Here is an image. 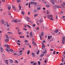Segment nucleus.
I'll use <instances>...</instances> for the list:
<instances>
[{
  "label": "nucleus",
  "instance_id": "1",
  "mask_svg": "<svg viewBox=\"0 0 65 65\" xmlns=\"http://www.w3.org/2000/svg\"><path fill=\"white\" fill-rule=\"evenodd\" d=\"M30 3L31 4H34V5H36L37 4L36 2L34 3L33 2H30V3H29V7L30 8Z\"/></svg>",
  "mask_w": 65,
  "mask_h": 65
},
{
  "label": "nucleus",
  "instance_id": "2",
  "mask_svg": "<svg viewBox=\"0 0 65 65\" xmlns=\"http://www.w3.org/2000/svg\"><path fill=\"white\" fill-rule=\"evenodd\" d=\"M41 35H40V40H41L42 39V36H43V35H44V32H42L41 33Z\"/></svg>",
  "mask_w": 65,
  "mask_h": 65
},
{
  "label": "nucleus",
  "instance_id": "3",
  "mask_svg": "<svg viewBox=\"0 0 65 65\" xmlns=\"http://www.w3.org/2000/svg\"><path fill=\"white\" fill-rule=\"evenodd\" d=\"M0 48H1V52H3V47H0Z\"/></svg>",
  "mask_w": 65,
  "mask_h": 65
},
{
  "label": "nucleus",
  "instance_id": "4",
  "mask_svg": "<svg viewBox=\"0 0 65 65\" xmlns=\"http://www.w3.org/2000/svg\"><path fill=\"white\" fill-rule=\"evenodd\" d=\"M43 19H41V20H39V22L40 23H43Z\"/></svg>",
  "mask_w": 65,
  "mask_h": 65
},
{
  "label": "nucleus",
  "instance_id": "5",
  "mask_svg": "<svg viewBox=\"0 0 65 65\" xmlns=\"http://www.w3.org/2000/svg\"><path fill=\"white\" fill-rule=\"evenodd\" d=\"M30 37H33V35H32V33L30 32L29 33Z\"/></svg>",
  "mask_w": 65,
  "mask_h": 65
},
{
  "label": "nucleus",
  "instance_id": "6",
  "mask_svg": "<svg viewBox=\"0 0 65 65\" xmlns=\"http://www.w3.org/2000/svg\"><path fill=\"white\" fill-rule=\"evenodd\" d=\"M46 52L47 51H46V50H45L44 51L42 52V53L44 54H45L46 53Z\"/></svg>",
  "mask_w": 65,
  "mask_h": 65
},
{
  "label": "nucleus",
  "instance_id": "7",
  "mask_svg": "<svg viewBox=\"0 0 65 65\" xmlns=\"http://www.w3.org/2000/svg\"><path fill=\"white\" fill-rule=\"evenodd\" d=\"M51 3H52L53 4H55V2L53 1V0H51Z\"/></svg>",
  "mask_w": 65,
  "mask_h": 65
},
{
  "label": "nucleus",
  "instance_id": "8",
  "mask_svg": "<svg viewBox=\"0 0 65 65\" xmlns=\"http://www.w3.org/2000/svg\"><path fill=\"white\" fill-rule=\"evenodd\" d=\"M18 32L19 35H20V34H22L23 33L22 32H19V29H18Z\"/></svg>",
  "mask_w": 65,
  "mask_h": 65
},
{
  "label": "nucleus",
  "instance_id": "9",
  "mask_svg": "<svg viewBox=\"0 0 65 65\" xmlns=\"http://www.w3.org/2000/svg\"><path fill=\"white\" fill-rule=\"evenodd\" d=\"M5 62L6 64H8V60H5Z\"/></svg>",
  "mask_w": 65,
  "mask_h": 65
},
{
  "label": "nucleus",
  "instance_id": "10",
  "mask_svg": "<svg viewBox=\"0 0 65 65\" xmlns=\"http://www.w3.org/2000/svg\"><path fill=\"white\" fill-rule=\"evenodd\" d=\"M31 55H33V57H34L35 56V54L33 53H31Z\"/></svg>",
  "mask_w": 65,
  "mask_h": 65
},
{
  "label": "nucleus",
  "instance_id": "11",
  "mask_svg": "<svg viewBox=\"0 0 65 65\" xmlns=\"http://www.w3.org/2000/svg\"><path fill=\"white\" fill-rule=\"evenodd\" d=\"M26 20L27 21V22H29L30 23H32V22L31 21H30V20H27V19H26Z\"/></svg>",
  "mask_w": 65,
  "mask_h": 65
},
{
  "label": "nucleus",
  "instance_id": "12",
  "mask_svg": "<svg viewBox=\"0 0 65 65\" xmlns=\"http://www.w3.org/2000/svg\"><path fill=\"white\" fill-rule=\"evenodd\" d=\"M32 44H34V45H36V43H35V42L34 41H33L32 42Z\"/></svg>",
  "mask_w": 65,
  "mask_h": 65
},
{
  "label": "nucleus",
  "instance_id": "13",
  "mask_svg": "<svg viewBox=\"0 0 65 65\" xmlns=\"http://www.w3.org/2000/svg\"><path fill=\"white\" fill-rule=\"evenodd\" d=\"M5 50L6 51H7L8 52H10V50L7 49H6Z\"/></svg>",
  "mask_w": 65,
  "mask_h": 65
},
{
  "label": "nucleus",
  "instance_id": "14",
  "mask_svg": "<svg viewBox=\"0 0 65 65\" xmlns=\"http://www.w3.org/2000/svg\"><path fill=\"white\" fill-rule=\"evenodd\" d=\"M44 47H45L44 46V45H42V50H43Z\"/></svg>",
  "mask_w": 65,
  "mask_h": 65
},
{
  "label": "nucleus",
  "instance_id": "15",
  "mask_svg": "<svg viewBox=\"0 0 65 65\" xmlns=\"http://www.w3.org/2000/svg\"><path fill=\"white\" fill-rule=\"evenodd\" d=\"M26 25V26H27V27H28L29 28H31V27L30 26H29V25Z\"/></svg>",
  "mask_w": 65,
  "mask_h": 65
},
{
  "label": "nucleus",
  "instance_id": "16",
  "mask_svg": "<svg viewBox=\"0 0 65 65\" xmlns=\"http://www.w3.org/2000/svg\"><path fill=\"white\" fill-rule=\"evenodd\" d=\"M13 21L15 23H17L18 22V21L17 20H14Z\"/></svg>",
  "mask_w": 65,
  "mask_h": 65
},
{
  "label": "nucleus",
  "instance_id": "17",
  "mask_svg": "<svg viewBox=\"0 0 65 65\" xmlns=\"http://www.w3.org/2000/svg\"><path fill=\"white\" fill-rule=\"evenodd\" d=\"M39 52H40V51L39 50H38V51L37 53V55H38L39 54Z\"/></svg>",
  "mask_w": 65,
  "mask_h": 65
},
{
  "label": "nucleus",
  "instance_id": "18",
  "mask_svg": "<svg viewBox=\"0 0 65 65\" xmlns=\"http://www.w3.org/2000/svg\"><path fill=\"white\" fill-rule=\"evenodd\" d=\"M6 23L7 24V27H9V26H10V25H9V24H8V23L7 22H6Z\"/></svg>",
  "mask_w": 65,
  "mask_h": 65
},
{
  "label": "nucleus",
  "instance_id": "19",
  "mask_svg": "<svg viewBox=\"0 0 65 65\" xmlns=\"http://www.w3.org/2000/svg\"><path fill=\"white\" fill-rule=\"evenodd\" d=\"M7 48H10L9 47V45H8V44L7 45Z\"/></svg>",
  "mask_w": 65,
  "mask_h": 65
},
{
  "label": "nucleus",
  "instance_id": "20",
  "mask_svg": "<svg viewBox=\"0 0 65 65\" xmlns=\"http://www.w3.org/2000/svg\"><path fill=\"white\" fill-rule=\"evenodd\" d=\"M62 40L63 41H65V37H63L62 38Z\"/></svg>",
  "mask_w": 65,
  "mask_h": 65
},
{
  "label": "nucleus",
  "instance_id": "21",
  "mask_svg": "<svg viewBox=\"0 0 65 65\" xmlns=\"http://www.w3.org/2000/svg\"><path fill=\"white\" fill-rule=\"evenodd\" d=\"M4 23V21H3V20H2V24H3V23Z\"/></svg>",
  "mask_w": 65,
  "mask_h": 65
},
{
  "label": "nucleus",
  "instance_id": "22",
  "mask_svg": "<svg viewBox=\"0 0 65 65\" xmlns=\"http://www.w3.org/2000/svg\"><path fill=\"white\" fill-rule=\"evenodd\" d=\"M38 14H35L34 15V17H37V15H38Z\"/></svg>",
  "mask_w": 65,
  "mask_h": 65
},
{
  "label": "nucleus",
  "instance_id": "23",
  "mask_svg": "<svg viewBox=\"0 0 65 65\" xmlns=\"http://www.w3.org/2000/svg\"><path fill=\"white\" fill-rule=\"evenodd\" d=\"M55 32L56 33H58V30H57L56 31H55Z\"/></svg>",
  "mask_w": 65,
  "mask_h": 65
},
{
  "label": "nucleus",
  "instance_id": "24",
  "mask_svg": "<svg viewBox=\"0 0 65 65\" xmlns=\"http://www.w3.org/2000/svg\"><path fill=\"white\" fill-rule=\"evenodd\" d=\"M43 56H44V54H41V55H40V57H42Z\"/></svg>",
  "mask_w": 65,
  "mask_h": 65
},
{
  "label": "nucleus",
  "instance_id": "25",
  "mask_svg": "<svg viewBox=\"0 0 65 65\" xmlns=\"http://www.w3.org/2000/svg\"><path fill=\"white\" fill-rule=\"evenodd\" d=\"M52 36H51L50 37V36H48V39H50V38H51V37H52Z\"/></svg>",
  "mask_w": 65,
  "mask_h": 65
},
{
  "label": "nucleus",
  "instance_id": "26",
  "mask_svg": "<svg viewBox=\"0 0 65 65\" xmlns=\"http://www.w3.org/2000/svg\"><path fill=\"white\" fill-rule=\"evenodd\" d=\"M30 53V51H28L27 52V54H28V55H29V54Z\"/></svg>",
  "mask_w": 65,
  "mask_h": 65
},
{
  "label": "nucleus",
  "instance_id": "27",
  "mask_svg": "<svg viewBox=\"0 0 65 65\" xmlns=\"http://www.w3.org/2000/svg\"><path fill=\"white\" fill-rule=\"evenodd\" d=\"M6 38H9V37H8V36L7 35H6Z\"/></svg>",
  "mask_w": 65,
  "mask_h": 65
},
{
  "label": "nucleus",
  "instance_id": "28",
  "mask_svg": "<svg viewBox=\"0 0 65 65\" xmlns=\"http://www.w3.org/2000/svg\"><path fill=\"white\" fill-rule=\"evenodd\" d=\"M56 7L57 8H60V7L59 6H56Z\"/></svg>",
  "mask_w": 65,
  "mask_h": 65
},
{
  "label": "nucleus",
  "instance_id": "29",
  "mask_svg": "<svg viewBox=\"0 0 65 65\" xmlns=\"http://www.w3.org/2000/svg\"><path fill=\"white\" fill-rule=\"evenodd\" d=\"M10 52H13V50L11 49H10Z\"/></svg>",
  "mask_w": 65,
  "mask_h": 65
},
{
  "label": "nucleus",
  "instance_id": "30",
  "mask_svg": "<svg viewBox=\"0 0 65 65\" xmlns=\"http://www.w3.org/2000/svg\"><path fill=\"white\" fill-rule=\"evenodd\" d=\"M40 9H41V8H40V7L37 8V9L38 10H40Z\"/></svg>",
  "mask_w": 65,
  "mask_h": 65
},
{
  "label": "nucleus",
  "instance_id": "31",
  "mask_svg": "<svg viewBox=\"0 0 65 65\" xmlns=\"http://www.w3.org/2000/svg\"><path fill=\"white\" fill-rule=\"evenodd\" d=\"M5 41L6 42H7L8 41H9V40L7 39H6L5 40Z\"/></svg>",
  "mask_w": 65,
  "mask_h": 65
},
{
  "label": "nucleus",
  "instance_id": "32",
  "mask_svg": "<svg viewBox=\"0 0 65 65\" xmlns=\"http://www.w3.org/2000/svg\"><path fill=\"white\" fill-rule=\"evenodd\" d=\"M47 17L48 18H49V19H50L51 18H50V15H47Z\"/></svg>",
  "mask_w": 65,
  "mask_h": 65
},
{
  "label": "nucleus",
  "instance_id": "33",
  "mask_svg": "<svg viewBox=\"0 0 65 65\" xmlns=\"http://www.w3.org/2000/svg\"><path fill=\"white\" fill-rule=\"evenodd\" d=\"M10 9H11V7L9 6L8 7V9H9V10H10Z\"/></svg>",
  "mask_w": 65,
  "mask_h": 65
},
{
  "label": "nucleus",
  "instance_id": "34",
  "mask_svg": "<svg viewBox=\"0 0 65 65\" xmlns=\"http://www.w3.org/2000/svg\"><path fill=\"white\" fill-rule=\"evenodd\" d=\"M54 52L53 53V55H55V54L56 53V52H55V51H53Z\"/></svg>",
  "mask_w": 65,
  "mask_h": 65
},
{
  "label": "nucleus",
  "instance_id": "35",
  "mask_svg": "<svg viewBox=\"0 0 65 65\" xmlns=\"http://www.w3.org/2000/svg\"><path fill=\"white\" fill-rule=\"evenodd\" d=\"M46 6L47 7H50V5H46Z\"/></svg>",
  "mask_w": 65,
  "mask_h": 65
},
{
  "label": "nucleus",
  "instance_id": "36",
  "mask_svg": "<svg viewBox=\"0 0 65 65\" xmlns=\"http://www.w3.org/2000/svg\"><path fill=\"white\" fill-rule=\"evenodd\" d=\"M19 7L20 8V10H21V6L20 5H19Z\"/></svg>",
  "mask_w": 65,
  "mask_h": 65
},
{
  "label": "nucleus",
  "instance_id": "37",
  "mask_svg": "<svg viewBox=\"0 0 65 65\" xmlns=\"http://www.w3.org/2000/svg\"><path fill=\"white\" fill-rule=\"evenodd\" d=\"M11 63H13V60H10Z\"/></svg>",
  "mask_w": 65,
  "mask_h": 65
},
{
  "label": "nucleus",
  "instance_id": "38",
  "mask_svg": "<svg viewBox=\"0 0 65 65\" xmlns=\"http://www.w3.org/2000/svg\"><path fill=\"white\" fill-rule=\"evenodd\" d=\"M47 14L49 13V11L48 10L47 11Z\"/></svg>",
  "mask_w": 65,
  "mask_h": 65
},
{
  "label": "nucleus",
  "instance_id": "39",
  "mask_svg": "<svg viewBox=\"0 0 65 65\" xmlns=\"http://www.w3.org/2000/svg\"><path fill=\"white\" fill-rule=\"evenodd\" d=\"M38 63L39 65H40V62L39 61H38Z\"/></svg>",
  "mask_w": 65,
  "mask_h": 65
},
{
  "label": "nucleus",
  "instance_id": "40",
  "mask_svg": "<svg viewBox=\"0 0 65 65\" xmlns=\"http://www.w3.org/2000/svg\"><path fill=\"white\" fill-rule=\"evenodd\" d=\"M14 55H15V56H17L18 55V54L16 53H15L13 54Z\"/></svg>",
  "mask_w": 65,
  "mask_h": 65
},
{
  "label": "nucleus",
  "instance_id": "41",
  "mask_svg": "<svg viewBox=\"0 0 65 65\" xmlns=\"http://www.w3.org/2000/svg\"><path fill=\"white\" fill-rule=\"evenodd\" d=\"M7 33L8 34H11L12 33H11V32H7Z\"/></svg>",
  "mask_w": 65,
  "mask_h": 65
},
{
  "label": "nucleus",
  "instance_id": "42",
  "mask_svg": "<svg viewBox=\"0 0 65 65\" xmlns=\"http://www.w3.org/2000/svg\"><path fill=\"white\" fill-rule=\"evenodd\" d=\"M22 14H24V12L23 11H22Z\"/></svg>",
  "mask_w": 65,
  "mask_h": 65
},
{
  "label": "nucleus",
  "instance_id": "43",
  "mask_svg": "<svg viewBox=\"0 0 65 65\" xmlns=\"http://www.w3.org/2000/svg\"><path fill=\"white\" fill-rule=\"evenodd\" d=\"M26 19H28V20H30L29 18L28 17H27Z\"/></svg>",
  "mask_w": 65,
  "mask_h": 65
},
{
  "label": "nucleus",
  "instance_id": "44",
  "mask_svg": "<svg viewBox=\"0 0 65 65\" xmlns=\"http://www.w3.org/2000/svg\"><path fill=\"white\" fill-rule=\"evenodd\" d=\"M24 41L25 42H28V41L27 40H25Z\"/></svg>",
  "mask_w": 65,
  "mask_h": 65
},
{
  "label": "nucleus",
  "instance_id": "45",
  "mask_svg": "<svg viewBox=\"0 0 65 65\" xmlns=\"http://www.w3.org/2000/svg\"><path fill=\"white\" fill-rule=\"evenodd\" d=\"M39 29V27H38L36 28L37 30H38Z\"/></svg>",
  "mask_w": 65,
  "mask_h": 65
},
{
  "label": "nucleus",
  "instance_id": "46",
  "mask_svg": "<svg viewBox=\"0 0 65 65\" xmlns=\"http://www.w3.org/2000/svg\"><path fill=\"white\" fill-rule=\"evenodd\" d=\"M17 2L19 3V2H20V0H17Z\"/></svg>",
  "mask_w": 65,
  "mask_h": 65
},
{
  "label": "nucleus",
  "instance_id": "47",
  "mask_svg": "<svg viewBox=\"0 0 65 65\" xmlns=\"http://www.w3.org/2000/svg\"><path fill=\"white\" fill-rule=\"evenodd\" d=\"M15 63H18V61H17V60H16L15 61Z\"/></svg>",
  "mask_w": 65,
  "mask_h": 65
},
{
  "label": "nucleus",
  "instance_id": "48",
  "mask_svg": "<svg viewBox=\"0 0 65 65\" xmlns=\"http://www.w3.org/2000/svg\"><path fill=\"white\" fill-rule=\"evenodd\" d=\"M63 5H64V6H65V2H63Z\"/></svg>",
  "mask_w": 65,
  "mask_h": 65
},
{
  "label": "nucleus",
  "instance_id": "49",
  "mask_svg": "<svg viewBox=\"0 0 65 65\" xmlns=\"http://www.w3.org/2000/svg\"><path fill=\"white\" fill-rule=\"evenodd\" d=\"M63 58H62V62H63Z\"/></svg>",
  "mask_w": 65,
  "mask_h": 65
},
{
  "label": "nucleus",
  "instance_id": "50",
  "mask_svg": "<svg viewBox=\"0 0 65 65\" xmlns=\"http://www.w3.org/2000/svg\"><path fill=\"white\" fill-rule=\"evenodd\" d=\"M37 64V63H33V65H36Z\"/></svg>",
  "mask_w": 65,
  "mask_h": 65
},
{
  "label": "nucleus",
  "instance_id": "51",
  "mask_svg": "<svg viewBox=\"0 0 65 65\" xmlns=\"http://www.w3.org/2000/svg\"><path fill=\"white\" fill-rule=\"evenodd\" d=\"M13 10H14V11H15L16 10V9L15 8H14L13 9Z\"/></svg>",
  "mask_w": 65,
  "mask_h": 65
},
{
  "label": "nucleus",
  "instance_id": "52",
  "mask_svg": "<svg viewBox=\"0 0 65 65\" xmlns=\"http://www.w3.org/2000/svg\"><path fill=\"white\" fill-rule=\"evenodd\" d=\"M34 12H37V11L36 10H35L34 11Z\"/></svg>",
  "mask_w": 65,
  "mask_h": 65
},
{
  "label": "nucleus",
  "instance_id": "53",
  "mask_svg": "<svg viewBox=\"0 0 65 65\" xmlns=\"http://www.w3.org/2000/svg\"><path fill=\"white\" fill-rule=\"evenodd\" d=\"M22 52H23V51H22V50H21L19 52L20 53H21Z\"/></svg>",
  "mask_w": 65,
  "mask_h": 65
},
{
  "label": "nucleus",
  "instance_id": "54",
  "mask_svg": "<svg viewBox=\"0 0 65 65\" xmlns=\"http://www.w3.org/2000/svg\"><path fill=\"white\" fill-rule=\"evenodd\" d=\"M12 8H13H13H15V7L14 6H12Z\"/></svg>",
  "mask_w": 65,
  "mask_h": 65
},
{
  "label": "nucleus",
  "instance_id": "55",
  "mask_svg": "<svg viewBox=\"0 0 65 65\" xmlns=\"http://www.w3.org/2000/svg\"><path fill=\"white\" fill-rule=\"evenodd\" d=\"M50 50L51 51H54V49H51Z\"/></svg>",
  "mask_w": 65,
  "mask_h": 65
},
{
  "label": "nucleus",
  "instance_id": "56",
  "mask_svg": "<svg viewBox=\"0 0 65 65\" xmlns=\"http://www.w3.org/2000/svg\"><path fill=\"white\" fill-rule=\"evenodd\" d=\"M63 41V40H62V43H64V41Z\"/></svg>",
  "mask_w": 65,
  "mask_h": 65
},
{
  "label": "nucleus",
  "instance_id": "57",
  "mask_svg": "<svg viewBox=\"0 0 65 65\" xmlns=\"http://www.w3.org/2000/svg\"><path fill=\"white\" fill-rule=\"evenodd\" d=\"M18 21H19V22H21V20H20V19H19L18 20Z\"/></svg>",
  "mask_w": 65,
  "mask_h": 65
},
{
  "label": "nucleus",
  "instance_id": "58",
  "mask_svg": "<svg viewBox=\"0 0 65 65\" xmlns=\"http://www.w3.org/2000/svg\"><path fill=\"white\" fill-rule=\"evenodd\" d=\"M43 10H45V8L44 7H43Z\"/></svg>",
  "mask_w": 65,
  "mask_h": 65
},
{
  "label": "nucleus",
  "instance_id": "59",
  "mask_svg": "<svg viewBox=\"0 0 65 65\" xmlns=\"http://www.w3.org/2000/svg\"><path fill=\"white\" fill-rule=\"evenodd\" d=\"M34 63V62H33L31 61L30 62V64H32V63Z\"/></svg>",
  "mask_w": 65,
  "mask_h": 65
},
{
  "label": "nucleus",
  "instance_id": "60",
  "mask_svg": "<svg viewBox=\"0 0 65 65\" xmlns=\"http://www.w3.org/2000/svg\"><path fill=\"white\" fill-rule=\"evenodd\" d=\"M62 6L63 7V8H65V7L64 6H63V5H62Z\"/></svg>",
  "mask_w": 65,
  "mask_h": 65
},
{
  "label": "nucleus",
  "instance_id": "61",
  "mask_svg": "<svg viewBox=\"0 0 65 65\" xmlns=\"http://www.w3.org/2000/svg\"><path fill=\"white\" fill-rule=\"evenodd\" d=\"M50 20H53V18H50Z\"/></svg>",
  "mask_w": 65,
  "mask_h": 65
},
{
  "label": "nucleus",
  "instance_id": "62",
  "mask_svg": "<svg viewBox=\"0 0 65 65\" xmlns=\"http://www.w3.org/2000/svg\"><path fill=\"white\" fill-rule=\"evenodd\" d=\"M18 42H20V41L19 40H18Z\"/></svg>",
  "mask_w": 65,
  "mask_h": 65
},
{
  "label": "nucleus",
  "instance_id": "63",
  "mask_svg": "<svg viewBox=\"0 0 65 65\" xmlns=\"http://www.w3.org/2000/svg\"><path fill=\"white\" fill-rule=\"evenodd\" d=\"M28 3H27V4H26V6H28Z\"/></svg>",
  "mask_w": 65,
  "mask_h": 65
},
{
  "label": "nucleus",
  "instance_id": "64",
  "mask_svg": "<svg viewBox=\"0 0 65 65\" xmlns=\"http://www.w3.org/2000/svg\"><path fill=\"white\" fill-rule=\"evenodd\" d=\"M60 65H64V64H63V63H60Z\"/></svg>",
  "mask_w": 65,
  "mask_h": 65
}]
</instances>
